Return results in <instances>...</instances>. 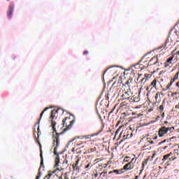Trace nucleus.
<instances>
[{
  "label": "nucleus",
  "instance_id": "nucleus-1",
  "mask_svg": "<svg viewBox=\"0 0 179 179\" xmlns=\"http://www.w3.org/2000/svg\"><path fill=\"white\" fill-rule=\"evenodd\" d=\"M59 111V109L57 110H53L51 111V115H50V120H51V124L53 129V136H52V141H53V147L54 148V155L56 157L55 158V167L56 169H58L59 167V163L61 162L59 161V154H58L57 150L58 148H59V136L62 135V133H57V129L55 128V125H57V123L55 121L52 120L54 118H55V114H57Z\"/></svg>",
  "mask_w": 179,
  "mask_h": 179
},
{
  "label": "nucleus",
  "instance_id": "nucleus-2",
  "mask_svg": "<svg viewBox=\"0 0 179 179\" xmlns=\"http://www.w3.org/2000/svg\"><path fill=\"white\" fill-rule=\"evenodd\" d=\"M15 10V4L11 3L8 8V11L7 12V16L8 19H12V16L13 15V11Z\"/></svg>",
  "mask_w": 179,
  "mask_h": 179
},
{
  "label": "nucleus",
  "instance_id": "nucleus-3",
  "mask_svg": "<svg viewBox=\"0 0 179 179\" xmlns=\"http://www.w3.org/2000/svg\"><path fill=\"white\" fill-rule=\"evenodd\" d=\"M134 167V164H132V162H129L127 164L124 166L123 170H125V171H128V170H132Z\"/></svg>",
  "mask_w": 179,
  "mask_h": 179
},
{
  "label": "nucleus",
  "instance_id": "nucleus-4",
  "mask_svg": "<svg viewBox=\"0 0 179 179\" xmlns=\"http://www.w3.org/2000/svg\"><path fill=\"white\" fill-rule=\"evenodd\" d=\"M164 134H167V128L164 127L159 129L158 135L159 138H162V136H164Z\"/></svg>",
  "mask_w": 179,
  "mask_h": 179
},
{
  "label": "nucleus",
  "instance_id": "nucleus-5",
  "mask_svg": "<svg viewBox=\"0 0 179 179\" xmlns=\"http://www.w3.org/2000/svg\"><path fill=\"white\" fill-rule=\"evenodd\" d=\"M73 170H79V159L76 161V164H73Z\"/></svg>",
  "mask_w": 179,
  "mask_h": 179
},
{
  "label": "nucleus",
  "instance_id": "nucleus-6",
  "mask_svg": "<svg viewBox=\"0 0 179 179\" xmlns=\"http://www.w3.org/2000/svg\"><path fill=\"white\" fill-rule=\"evenodd\" d=\"M47 110H50V108H45V110L41 113V116L38 120V124H40V122L41 121V118H43V115L44 113H45V111H47Z\"/></svg>",
  "mask_w": 179,
  "mask_h": 179
},
{
  "label": "nucleus",
  "instance_id": "nucleus-7",
  "mask_svg": "<svg viewBox=\"0 0 179 179\" xmlns=\"http://www.w3.org/2000/svg\"><path fill=\"white\" fill-rule=\"evenodd\" d=\"M75 124V120H72L70 122V124H69L67 126L66 129H65V131H68L69 129H71V128H72L73 125Z\"/></svg>",
  "mask_w": 179,
  "mask_h": 179
},
{
  "label": "nucleus",
  "instance_id": "nucleus-8",
  "mask_svg": "<svg viewBox=\"0 0 179 179\" xmlns=\"http://www.w3.org/2000/svg\"><path fill=\"white\" fill-rule=\"evenodd\" d=\"M62 170H64V169H66L68 167V160H65L62 162Z\"/></svg>",
  "mask_w": 179,
  "mask_h": 179
},
{
  "label": "nucleus",
  "instance_id": "nucleus-9",
  "mask_svg": "<svg viewBox=\"0 0 179 179\" xmlns=\"http://www.w3.org/2000/svg\"><path fill=\"white\" fill-rule=\"evenodd\" d=\"M112 173H115V174H122V170H113V171L109 172V174H111Z\"/></svg>",
  "mask_w": 179,
  "mask_h": 179
},
{
  "label": "nucleus",
  "instance_id": "nucleus-10",
  "mask_svg": "<svg viewBox=\"0 0 179 179\" xmlns=\"http://www.w3.org/2000/svg\"><path fill=\"white\" fill-rule=\"evenodd\" d=\"M169 41L166 40V43H164L162 46L159 47L157 48V50H162V48H166V45H167V43H169Z\"/></svg>",
  "mask_w": 179,
  "mask_h": 179
},
{
  "label": "nucleus",
  "instance_id": "nucleus-11",
  "mask_svg": "<svg viewBox=\"0 0 179 179\" xmlns=\"http://www.w3.org/2000/svg\"><path fill=\"white\" fill-rule=\"evenodd\" d=\"M178 75H179V72L178 71L176 73V74L175 75V76L173 77V79L172 82H176V80H177V79H178Z\"/></svg>",
  "mask_w": 179,
  "mask_h": 179
},
{
  "label": "nucleus",
  "instance_id": "nucleus-12",
  "mask_svg": "<svg viewBox=\"0 0 179 179\" xmlns=\"http://www.w3.org/2000/svg\"><path fill=\"white\" fill-rule=\"evenodd\" d=\"M173 83H174V82L171 81L170 84H169V85L166 86V90H169V89H170V87H171V86L173 85Z\"/></svg>",
  "mask_w": 179,
  "mask_h": 179
},
{
  "label": "nucleus",
  "instance_id": "nucleus-13",
  "mask_svg": "<svg viewBox=\"0 0 179 179\" xmlns=\"http://www.w3.org/2000/svg\"><path fill=\"white\" fill-rule=\"evenodd\" d=\"M150 86H152V87H156V80H153L151 83V85H150Z\"/></svg>",
  "mask_w": 179,
  "mask_h": 179
},
{
  "label": "nucleus",
  "instance_id": "nucleus-14",
  "mask_svg": "<svg viewBox=\"0 0 179 179\" xmlns=\"http://www.w3.org/2000/svg\"><path fill=\"white\" fill-rule=\"evenodd\" d=\"M169 157H170V155L167 154L164 156V158L162 160H164V162H165V160H167V159H169Z\"/></svg>",
  "mask_w": 179,
  "mask_h": 179
},
{
  "label": "nucleus",
  "instance_id": "nucleus-15",
  "mask_svg": "<svg viewBox=\"0 0 179 179\" xmlns=\"http://www.w3.org/2000/svg\"><path fill=\"white\" fill-rule=\"evenodd\" d=\"M160 120V116H157L155 119V120L151 122V124H153V122H157Z\"/></svg>",
  "mask_w": 179,
  "mask_h": 179
},
{
  "label": "nucleus",
  "instance_id": "nucleus-16",
  "mask_svg": "<svg viewBox=\"0 0 179 179\" xmlns=\"http://www.w3.org/2000/svg\"><path fill=\"white\" fill-rule=\"evenodd\" d=\"M130 163H131V164H135V163H136V158H133Z\"/></svg>",
  "mask_w": 179,
  "mask_h": 179
},
{
  "label": "nucleus",
  "instance_id": "nucleus-17",
  "mask_svg": "<svg viewBox=\"0 0 179 179\" xmlns=\"http://www.w3.org/2000/svg\"><path fill=\"white\" fill-rule=\"evenodd\" d=\"M117 67H118V66H111L108 69H106V71L103 73H106V72H107L108 69H111V68H117Z\"/></svg>",
  "mask_w": 179,
  "mask_h": 179
},
{
  "label": "nucleus",
  "instance_id": "nucleus-18",
  "mask_svg": "<svg viewBox=\"0 0 179 179\" xmlns=\"http://www.w3.org/2000/svg\"><path fill=\"white\" fill-rule=\"evenodd\" d=\"M99 134H101V131H99L97 133H95V134H92V137L93 136H97V135H99Z\"/></svg>",
  "mask_w": 179,
  "mask_h": 179
},
{
  "label": "nucleus",
  "instance_id": "nucleus-19",
  "mask_svg": "<svg viewBox=\"0 0 179 179\" xmlns=\"http://www.w3.org/2000/svg\"><path fill=\"white\" fill-rule=\"evenodd\" d=\"M92 138H93V136H92V135H88V136H85V138H86V139H92Z\"/></svg>",
  "mask_w": 179,
  "mask_h": 179
},
{
  "label": "nucleus",
  "instance_id": "nucleus-20",
  "mask_svg": "<svg viewBox=\"0 0 179 179\" xmlns=\"http://www.w3.org/2000/svg\"><path fill=\"white\" fill-rule=\"evenodd\" d=\"M173 61V57H170L166 62H169V64H171V62Z\"/></svg>",
  "mask_w": 179,
  "mask_h": 179
},
{
  "label": "nucleus",
  "instance_id": "nucleus-21",
  "mask_svg": "<svg viewBox=\"0 0 179 179\" xmlns=\"http://www.w3.org/2000/svg\"><path fill=\"white\" fill-rule=\"evenodd\" d=\"M171 129H174V127H168V128H166L167 132H169V131H171Z\"/></svg>",
  "mask_w": 179,
  "mask_h": 179
},
{
  "label": "nucleus",
  "instance_id": "nucleus-22",
  "mask_svg": "<svg viewBox=\"0 0 179 179\" xmlns=\"http://www.w3.org/2000/svg\"><path fill=\"white\" fill-rule=\"evenodd\" d=\"M159 110H161V111H163L164 110V106L163 105H161L159 106Z\"/></svg>",
  "mask_w": 179,
  "mask_h": 179
},
{
  "label": "nucleus",
  "instance_id": "nucleus-23",
  "mask_svg": "<svg viewBox=\"0 0 179 179\" xmlns=\"http://www.w3.org/2000/svg\"><path fill=\"white\" fill-rule=\"evenodd\" d=\"M86 170H89L90 169V164H88L87 166H85Z\"/></svg>",
  "mask_w": 179,
  "mask_h": 179
},
{
  "label": "nucleus",
  "instance_id": "nucleus-24",
  "mask_svg": "<svg viewBox=\"0 0 179 179\" xmlns=\"http://www.w3.org/2000/svg\"><path fill=\"white\" fill-rule=\"evenodd\" d=\"M51 176H52V174L49 173L48 175H47V176H45V178L50 179V178L51 177Z\"/></svg>",
  "mask_w": 179,
  "mask_h": 179
},
{
  "label": "nucleus",
  "instance_id": "nucleus-25",
  "mask_svg": "<svg viewBox=\"0 0 179 179\" xmlns=\"http://www.w3.org/2000/svg\"><path fill=\"white\" fill-rule=\"evenodd\" d=\"M41 166H43V154L41 153Z\"/></svg>",
  "mask_w": 179,
  "mask_h": 179
},
{
  "label": "nucleus",
  "instance_id": "nucleus-26",
  "mask_svg": "<svg viewBox=\"0 0 179 179\" xmlns=\"http://www.w3.org/2000/svg\"><path fill=\"white\" fill-rule=\"evenodd\" d=\"M129 159H131V157H126L124 158V162H128V161L129 160Z\"/></svg>",
  "mask_w": 179,
  "mask_h": 179
},
{
  "label": "nucleus",
  "instance_id": "nucleus-27",
  "mask_svg": "<svg viewBox=\"0 0 179 179\" xmlns=\"http://www.w3.org/2000/svg\"><path fill=\"white\" fill-rule=\"evenodd\" d=\"M159 99V93H157L155 95V100H157Z\"/></svg>",
  "mask_w": 179,
  "mask_h": 179
},
{
  "label": "nucleus",
  "instance_id": "nucleus-28",
  "mask_svg": "<svg viewBox=\"0 0 179 179\" xmlns=\"http://www.w3.org/2000/svg\"><path fill=\"white\" fill-rule=\"evenodd\" d=\"M87 54H89V52L87 50L84 51V52H83L84 55H86Z\"/></svg>",
  "mask_w": 179,
  "mask_h": 179
},
{
  "label": "nucleus",
  "instance_id": "nucleus-29",
  "mask_svg": "<svg viewBox=\"0 0 179 179\" xmlns=\"http://www.w3.org/2000/svg\"><path fill=\"white\" fill-rule=\"evenodd\" d=\"M166 142H167V140H164L162 142L159 143V145H162L163 143H166Z\"/></svg>",
  "mask_w": 179,
  "mask_h": 179
},
{
  "label": "nucleus",
  "instance_id": "nucleus-30",
  "mask_svg": "<svg viewBox=\"0 0 179 179\" xmlns=\"http://www.w3.org/2000/svg\"><path fill=\"white\" fill-rule=\"evenodd\" d=\"M173 155H174V156H178L179 153L176 152L173 153Z\"/></svg>",
  "mask_w": 179,
  "mask_h": 179
},
{
  "label": "nucleus",
  "instance_id": "nucleus-31",
  "mask_svg": "<svg viewBox=\"0 0 179 179\" xmlns=\"http://www.w3.org/2000/svg\"><path fill=\"white\" fill-rule=\"evenodd\" d=\"M65 121H66V118L65 120H63V125L65 126Z\"/></svg>",
  "mask_w": 179,
  "mask_h": 179
},
{
  "label": "nucleus",
  "instance_id": "nucleus-32",
  "mask_svg": "<svg viewBox=\"0 0 179 179\" xmlns=\"http://www.w3.org/2000/svg\"><path fill=\"white\" fill-rule=\"evenodd\" d=\"M148 162H149V159H147L145 162V164H148Z\"/></svg>",
  "mask_w": 179,
  "mask_h": 179
},
{
  "label": "nucleus",
  "instance_id": "nucleus-33",
  "mask_svg": "<svg viewBox=\"0 0 179 179\" xmlns=\"http://www.w3.org/2000/svg\"><path fill=\"white\" fill-rule=\"evenodd\" d=\"M102 173H103V177H106V174H107V172H102Z\"/></svg>",
  "mask_w": 179,
  "mask_h": 179
},
{
  "label": "nucleus",
  "instance_id": "nucleus-34",
  "mask_svg": "<svg viewBox=\"0 0 179 179\" xmlns=\"http://www.w3.org/2000/svg\"><path fill=\"white\" fill-rule=\"evenodd\" d=\"M38 132L40 134V126L38 127Z\"/></svg>",
  "mask_w": 179,
  "mask_h": 179
},
{
  "label": "nucleus",
  "instance_id": "nucleus-35",
  "mask_svg": "<svg viewBox=\"0 0 179 179\" xmlns=\"http://www.w3.org/2000/svg\"><path fill=\"white\" fill-rule=\"evenodd\" d=\"M123 136H124V138H125V136H126V138H128V136H129V134H127L126 136L124 135Z\"/></svg>",
  "mask_w": 179,
  "mask_h": 179
},
{
  "label": "nucleus",
  "instance_id": "nucleus-36",
  "mask_svg": "<svg viewBox=\"0 0 179 179\" xmlns=\"http://www.w3.org/2000/svg\"><path fill=\"white\" fill-rule=\"evenodd\" d=\"M101 176H104V172L100 173V177H101Z\"/></svg>",
  "mask_w": 179,
  "mask_h": 179
},
{
  "label": "nucleus",
  "instance_id": "nucleus-37",
  "mask_svg": "<svg viewBox=\"0 0 179 179\" xmlns=\"http://www.w3.org/2000/svg\"><path fill=\"white\" fill-rule=\"evenodd\" d=\"M162 104H166V100L165 99L163 100Z\"/></svg>",
  "mask_w": 179,
  "mask_h": 179
},
{
  "label": "nucleus",
  "instance_id": "nucleus-38",
  "mask_svg": "<svg viewBox=\"0 0 179 179\" xmlns=\"http://www.w3.org/2000/svg\"><path fill=\"white\" fill-rule=\"evenodd\" d=\"M125 85H129V81H126Z\"/></svg>",
  "mask_w": 179,
  "mask_h": 179
},
{
  "label": "nucleus",
  "instance_id": "nucleus-39",
  "mask_svg": "<svg viewBox=\"0 0 179 179\" xmlns=\"http://www.w3.org/2000/svg\"><path fill=\"white\" fill-rule=\"evenodd\" d=\"M176 108H179V102H178V105L176 106Z\"/></svg>",
  "mask_w": 179,
  "mask_h": 179
},
{
  "label": "nucleus",
  "instance_id": "nucleus-40",
  "mask_svg": "<svg viewBox=\"0 0 179 179\" xmlns=\"http://www.w3.org/2000/svg\"><path fill=\"white\" fill-rule=\"evenodd\" d=\"M168 155H169V157H170V156H173V155H174V154H173L172 152H170V153L168 154Z\"/></svg>",
  "mask_w": 179,
  "mask_h": 179
},
{
  "label": "nucleus",
  "instance_id": "nucleus-41",
  "mask_svg": "<svg viewBox=\"0 0 179 179\" xmlns=\"http://www.w3.org/2000/svg\"><path fill=\"white\" fill-rule=\"evenodd\" d=\"M167 148H168L167 146L164 147L163 148L164 150H166V149H167Z\"/></svg>",
  "mask_w": 179,
  "mask_h": 179
},
{
  "label": "nucleus",
  "instance_id": "nucleus-42",
  "mask_svg": "<svg viewBox=\"0 0 179 179\" xmlns=\"http://www.w3.org/2000/svg\"><path fill=\"white\" fill-rule=\"evenodd\" d=\"M162 118H164V113H162Z\"/></svg>",
  "mask_w": 179,
  "mask_h": 179
},
{
  "label": "nucleus",
  "instance_id": "nucleus-43",
  "mask_svg": "<svg viewBox=\"0 0 179 179\" xmlns=\"http://www.w3.org/2000/svg\"><path fill=\"white\" fill-rule=\"evenodd\" d=\"M167 142H171V138L168 139Z\"/></svg>",
  "mask_w": 179,
  "mask_h": 179
},
{
  "label": "nucleus",
  "instance_id": "nucleus-44",
  "mask_svg": "<svg viewBox=\"0 0 179 179\" xmlns=\"http://www.w3.org/2000/svg\"><path fill=\"white\" fill-rule=\"evenodd\" d=\"M73 141H75V138L71 140V141H70V143H72V142H73Z\"/></svg>",
  "mask_w": 179,
  "mask_h": 179
},
{
  "label": "nucleus",
  "instance_id": "nucleus-45",
  "mask_svg": "<svg viewBox=\"0 0 179 179\" xmlns=\"http://www.w3.org/2000/svg\"><path fill=\"white\" fill-rule=\"evenodd\" d=\"M153 143H155V141H150L151 145H153Z\"/></svg>",
  "mask_w": 179,
  "mask_h": 179
},
{
  "label": "nucleus",
  "instance_id": "nucleus-46",
  "mask_svg": "<svg viewBox=\"0 0 179 179\" xmlns=\"http://www.w3.org/2000/svg\"><path fill=\"white\" fill-rule=\"evenodd\" d=\"M97 176H99L98 173H95V174H94V176H95V177H97Z\"/></svg>",
  "mask_w": 179,
  "mask_h": 179
},
{
  "label": "nucleus",
  "instance_id": "nucleus-47",
  "mask_svg": "<svg viewBox=\"0 0 179 179\" xmlns=\"http://www.w3.org/2000/svg\"><path fill=\"white\" fill-rule=\"evenodd\" d=\"M171 139H176V136H173Z\"/></svg>",
  "mask_w": 179,
  "mask_h": 179
},
{
  "label": "nucleus",
  "instance_id": "nucleus-48",
  "mask_svg": "<svg viewBox=\"0 0 179 179\" xmlns=\"http://www.w3.org/2000/svg\"><path fill=\"white\" fill-rule=\"evenodd\" d=\"M174 152H179V150H174Z\"/></svg>",
  "mask_w": 179,
  "mask_h": 179
},
{
  "label": "nucleus",
  "instance_id": "nucleus-49",
  "mask_svg": "<svg viewBox=\"0 0 179 179\" xmlns=\"http://www.w3.org/2000/svg\"><path fill=\"white\" fill-rule=\"evenodd\" d=\"M166 90H167L163 89V90H162V92H166Z\"/></svg>",
  "mask_w": 179,
  "mask_h": 179
},
{
  "label": "nucleus",
  "instance_id": "nucleus-50",
  "mask_svg": "<svg viewBox=\"0 0 179 179\" xmlns=\"http://www.w3.org/2000/svg\"><path fill=\"white\" fill-rule=\"evenodd\" d=\"M168 123H169V122H167V121L164 122V124H168Z\"/></svg>",
  "mask_w": 179,
  "mask_h": 179
},
{
  "label": "nucleus",
  "instance_id": "nucleus-51",
  "mask_svg": "<svg viewBox=\"0 0 179 179\" xmlns=\"http://www.w3.org/2000/svg\"><path fill=\"white\" fill-rule=\"evenodd\" d=\"M176 87H179L178 83H176Z\"/></svg>",
  "mask_w": 179,
  "mask_h": 179
},
{
  "label": "nucleus",
  "instance_id": "nucleus-52",
  "mask_svg": "<svg viewBox=\"0 0 179 179\" xmlns=\"http://www.w3.org/2000/svg\"><path fill=\"white\" fill-rule=\"evenodd\" d=\"M143 167H145V164H143Z\"/></svg>",
  "mask_w": 179,
  "mask_h": 179
},
{
  "label": "nucleus",
  "instance_id": "nucleus-53",
  "mask_svg": "<svg viewBox=\"0 0 179 179\" xmlns=\"http://www.w3.org/2000/svg\"><path fill=\"white\" fill-rule=\"evenodd\" d=\"M138 65H139V64H137L135 65V66H138Z\"/></svg>",
  "mask_w": 179,
  "mask_h": 179
},
{
  "label": "nucleus",
  "instance_id": "nucleus-54",
  "mask_svg": "<svg viewBox=\"0 0 179 179\" xmlns=\"http://www.w3.org/2000/svg\"><path fill=\"white\" fill-rule=\"evenodd\" d=\"M154 139H157V136L155 137Z\"/></svg>",
  "mask_w": 179,
  "mask_h": 179
},
{
  "label": "nucleus",
  "instance_id": "nucleus-55",
  "mask_svg": "<svg viewBox=\"0 0 179 179\" xmlns=\"http://www.w3.org/2000/svg\"><path fill=\"white\" fill-rule=\"evenodd\" d=\"M169 146H171V143H169Z\"/></svg>",
  "mask_w": 179,
  "mask_h": 179
},
{
  "label": "nucleus",
  "instance_id": "nucleus-56",
  "mask_svg": "<svg viewBox=\"0 0 179 179\" xmlns=\"http://www.w3.org/2000/svg\"><path fill=\"white\" fill-rule=\"evenodd\" d=\"M116 134H118V130L116 131Z\"/></svg>",
  "mask_w": 179,
  "mask_h": 179
},
{
  "label": "nucleus",
  "instance_id": "nucleus-57",
  "mask_svg": "<svg viewBox=\"0 0 179 179\" xmlns=\"http://www.w3.org/2000/svg\"><path fill=\"white\" fill-rule=\"evenodd\" d=\"M132 137V134H131V136H130V138H131Z\"/></svg>",
  "mask_w": 179,
  "mask_h": 179
},
{
  "label": "nucleus",
  "instance_id": "nucleus-58",
  "mask_svg": "<svg viewBox=\"0 0 179 179\" xmlns=\"http://www.w3.org/2000/svg\"><path fill=\"white\" fill-rule=\"evenodd\" d=\"M57 170L61 171V170L59 169V168H57Z\"/></svg>",
  "mask_w": 179,
  "mask_h": 179
},
{
  "label": "nucleus",
  "instance_id": "nucleus-59",
  "mask_svg": "<svg viewBox=\"0 0 179 179\" xmlns=\"http://www.w3.org/2000/svg\"><path fill=\"white\" fill-rule=\"evenodd\" d=\"M176 157H174V158H173V160H176Z\"/></svg>",
  "mask_w": 179,
  "mask_h": 179
},
{
  "label": "nucleus",
  "instance_id": "nucleus-60",
  "mask_svg": "<svg viewBox=\"0 0 179 179\" xmlns=\"http://www.w3.org/2000/svg\"><path fill=\"white\" fill-rule=\"evenodd\" d=\"M142 80H145V78H143Z\"/></svg>",
  "mask_w": 179,
  "mask_h": 179
},
{
  "label": "nucleus",
  "instance_id": "nucleus-61",
  "mask_svg": "<svg viewBox=\"0 0 179 179\" xmlns=\"http://www.w3.org/2000/svg\"><path fill=\"white\" fill-rule=\"evenodd\" d=\"M145 80H148V78H145Z\"/></svg>",
  "mask_w": 179,
  "mask_h": 179
},
{
  "label": "nucleus",
  "instance_id": "nucleus-62",
  "mask_svg": "<svg viewBox=\"0 0 179 179\" xmlns=\"http://www.w3.org/2000/svg\"><path fill=\"white\" fill-rule=\"evenodd\" d=\"M148 89H149V87L147 88V90H148Z\"/></svg>",
  "mask_w": 179,
  "mask_h": 179
},
{
  "label": "nucleus",
  "instance_id": "nucleus-63",
  "mask_svg": "<svg viewBox=\"0 0 179 179\" xmlns=\"http://www.w3.org/2000/svg\"><path fill=\"white\" fill-rule=\"evenodd\" d=\"M7 1H9V0H7Z\"/></svg>",
  "mask_w": 179,
  "mask_h": 179
}]
</instances>
